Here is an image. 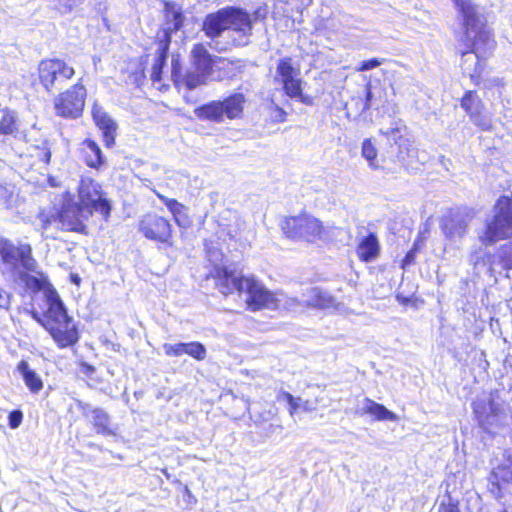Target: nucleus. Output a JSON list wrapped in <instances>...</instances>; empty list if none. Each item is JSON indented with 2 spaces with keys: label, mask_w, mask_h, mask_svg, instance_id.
<instances>
[{
  "label": "nucleus",
  "mask_w": 512,
  "mask_h": 512,
  "mask_svg": "<svg viewBox=\"0 0 512 512\" xmlns=\"http://www.w3.org/2000/svg\"><path fill=\"white\" fill-rule=\"evenodd\" d=\"M457 6L463 17V41L467 47L461 52V67L472 82L478 83L482 72L481 60L492 53L496 42L478 6L471 0H458Z\"/></svg>",
  "instance_id": "obj_1"
},
{
  "label": "nucleus",
  "mask_w": 512,
  "mask_h": 512,
  "mask_svg": "<svg viewBox=\"0 0 512 512\" xmlns=\"http://www.w3.org/2000/svg\"><path fill=\"white\" fill-rule=\"evenodd\" d=\"M222 273L220 287L223 292L237 291L245 293L246 304L252 311L261 309H285L293 313L301 312L305 309L304 299L298 300L294 297H288L283 293H272L255 277L243 279L236 275H227Z\"/></svg>",
  "instance_id": "obj_2"
},
{
  "label": "nucleus",
  "mask_w": 512,
  "mask_h": 512,
  "mask_svg": "<svg viewBox=\"0 0 512 512\" xmlns=\"http://www.w3.org/2000/svg\"><path fill=\"white\" fill-rule=\"evenodd\" d=\"M511 237L512 195H502L493 207V214L486 218L484 232L479 238L485 246H489Z\"/></svg>",
  "instance_id": "obj_3"
},
{
  "label": "nucleus",
  "mask_w": 512,
  "mask_h": 512,
  "mask_svg": "<svg viewBox=\"0 0 512 512\" xmlns=\"http://www.w3.org/2000/svg\"><path fill=\"white\" fill-rule=\"evenodd\" d=\"M90 216H92L90 210L84 209L78 202L72 199H67L55 217L52 219H42L43 234L48 232L52 223H56L57 227L62 230L87 234L85 221Z\"/></svg>",
  "instance_id": "obj_4"
},
{
  "label": "nucleus",
  "mask_w": 512,
  "mask_h": 512,
  "mask_svg": "<svg viewBox=\"0 0 512 512\" xmlns=\"http://www.w3.org/2000/svg\"><path fill=\"white\" fill-rule=\"evenodd\" d=\"M281 228L291 239L315 242L326 238L327 231L322 222L308 214H300L286 218Z\"/></svg>",
  "instance_id": "obj_5"
},
{
  "label": "nucleus",
  "mask_w": 512,
  "mask_h": 512,
  "mask_svg": "<svg viewBox=\"0 0 512 512\" xmlns=\"http://www.w3.org/2000/svg\"><path fill=\"white\" fill-rule=\"evenodd\" d=\"M228 28L239 34V39L234 40V45L245 46L249 44L252 35L253 24L266 18V7H258L252 14L240 7H226Z\"/></svg>",
  "instance_id": "obj_6"
},
{
  "label": "nucleus",
  "mask_w": 512,
  "mask_h": 512,
  "mask_svg": "<svg viewBox=\"0 0 512 512\" xmlns=\"http://www.w3.org/2000/svg\"><path fill=\"white\" fill-rule=\"evenodd\" d=\"M87 96L86 88L80 82L58 94L53 101L55 114L65 119L82 116Z\"/></svg>",
  "instance_id": "obj_7"
},
{
  "label": "nucleus",
  "mask_w": 512,
  "mask_h": 512,
  "mask_svg": "<svg viewBox=\"0 0 512 512\" xmlns=\"http://www.w3.org/2000/svg\"><path fill=\"white\" fill-rule=\"evenodd\" d=\"M39 80L46 91L61 88L63 83L71 79L75 70L64 60L44 59L38 65Z\"/></svg>",
  "instance_id": "obj_8"
},
{
  "label": "nucleus",
  "mask_w": 512,
  "mask_h": 512,
  "mask_svg": "<svg viewBox=\"0 0 512 512\" xmlns=\"http://www.w3.org/2000/svg\"><path fill=\"white\" fill-rule=\"evenodd\" d=\"M0 257L4 264L10 266L12 274L20 270L19 266L27 271H36L37 261L32 255L29 244L15 246L6 238L0 239Z\"/></svg>",
  "instance_id": "obj_9"
},
{
  "label": "nucleus",
  "mask_w": 512,
  "mask_h": 512,
  "mask_svg": "<svg viewBox=\"0 0 512 512\" xmlns=\"http://www.w3.org/2000/svg\"><path fill=\"white\" fill-rule=\"evenodd\" d=\"M79 204L93 212L100 213L105 219L110 216L111 204L103 196L101 186L94 180L86 178L80 181L78 187Z\"/></svg>",
  "instance_id": "obj_10"
},
{
  "label": "nucleus",
  "mask_w": 512,
  "mask_h": 512,
  "mask_svg": "<svg viewBox=\"0 0 512 512\" xmlns=\"http://www.w3.org/2000/svg\"><path fill=\"white\" fill-rule=\"evenodd\" d=\"M488 491L495 500L504 498V487H512V452L505 451L487 477Z\"/></svg>",
  "instance_id": "obj_11"
},
{
  "label": "nucleus",
  "mask_w": 512,
  "mask_h": 512,
  "mask_svg": "<svg viewBox=\"0 0 512 512\" xmlns=\"http://www.w3.org/2000/svg\"><path fill=\"white\" fill-rule=\"evenodd\" d=\"M227 17V8L225 7L206 15L203 21L202 29L210 39L208 46L217 52H225L230 48V43L220 40L222 33L228 29Z\"/></svg>",
  "instance_id": "obj_12"
},
{
  "label": "nucleus",
  "mask_w": 512,
  "mask_h": 512,
  "mask_svg": "<svg viewBox=\"0 0 512 512\" xmlns=\"http://www.w3.org/2000/svg\"><path fill=\"white\" fill-rule=\"evenodd\" d=\"M462 109L469 116L470 121L482 131H491L492 118L485 112L484 103L476 91H467L461 98Z\"/></svg>",
  "instance_id": "obj_13"
},
{
  "label": "nucleus",
  "mask_w": 512,
  "mask_h": 512,
  "mask_svg": "<svg viewBox=\"0 0 512 512\" xmlns=\"http://www.w3.org/2000/svg\"><path fill=\"white\" fill-rule=\"evenodd\" d=\"M140 232L148 239L170 244L172 238L171 224L164 217L147 214L139 224Z\"/></svg>",
  "instance_id": "obj_14"
},
{
  "label": "nucleus",
  "mask_w": 512,
  "mask_h": 512,
  "mask_svg": "<svg viewBox=\"0 0 512 512\" xmlns=\"http://www.w3.org/2000/svg\"><path fill=\"white\" fill-rule=\"evenodd\" d=\"M63 349L74 346L79 341V329L75 322H39Z\"/></svg>",
  "instance_id": "obj_15"
},
{
  "label": "nucleus",
  "mask_w": 512,
  "mask_h": 512,
  "mask_svg": "<svg viewBox=\"0 0 512 512\" xmlns=\"http://www.w3.org/2000/svg\"><path fill=\"white\" fill-rule=\"evenodd\" d=\"M205 249H206V254H207L208 261L211 264H213V269H212L210 275H211L212 279L215 282V286L217 287L219 292L222 293L223 295L231 294L234 291H229V292H223L222 291V289L220 287V280H221V277H222V273L224 274V272H227L226 273L227 275H236V276H239V277H241L243 279H247L249 277H254L253 275L244 276L242 274V272L237 271L235 268H232L231 266H226V265L220 266L218 264V262L222 261L223 253L217 247H215L213 245L210 246L206 242L205 243Z\"/></svg>",
  "instance_id": "obj_16"
},
{
  "label": "nucleus",
  "mask_w": 512,
  "mask_h": 512,
  "mask_svg": "<svg viewBox=\"0 0 512 512\" xmlns=\"http://www.w3.org/2000/svg\"><path fill=\"white\" fill-rule=\"evenodd\" d=\"M12 279L15 284L23 285L26 290L32 292L46 291L48 288H53L48 276L41 270L39 265L36 266V271L16 270L12 274Z\"/></svg>",
  "instance_id": "obj_17"
},
{
  "label": "nucleus",
  "mask_w": 512,
  "mask_h": 512,
  "mask_svg": "<svg viewBox=\"0 0 512 512\" xmlns=\"http://www.w3.org/2000/svg\"><path fill=\"white\" fill-rule=\"evenodd\" d=\"M469 218L460 212H451L441 220V230L452 241L461 240L468 232Z\"/></svg>",
  "instance_id": "obj_18"
},
{
  "label": "nucleus",
  "mask_w": 512,
  "mask_h": 512,
  "mask_svg": "<svg viewBox=\"0 0 512 512\" xmlns=\"http://www.w3.org/2000/svg\"><path fill=\"white\" fill-rule=\"evenodd\" d=\"M91 113L95 125L102 132L103 141L106 147H112L115 143L116 131L118 127L117 123L105 111V109L97 103L93 104Z\"/></svg>",
  "instance_id": "obj_19"
},
{
  "label": "nucleus",
  "mask_w": 512,
  "mask_h": 512,
  "mask_svg": "<svg viewBox=\"0 0 512 512\" xmlns=\"http://www.w3.org/2000/svg\"><path fill=\"white\" fill-rule=\"evenodd\" d=\"M165 28H164V42H171V35L180 30L183 26L184 15L182 8L175 2H165Z\"/></svg>",
  "instance_id": "obj_20"
},
{
  "label": "nucleus",
  "mask_w": 512,
  "mask_h": 512,
  "mask_svg": "<svg viewBox=\"0 0 512 512\" xmlns=\"http://www.w3.org/2000/svg\"><path fill=\"white\" fill-rule=\"evenodd\" d=\"M305 308L330 309L336 305L335 298L319 287H311L303 294Z\"/></svg>",
  "instance_id": "obj_21"
},
{
  "label": "nucleus",
  "mask_w": 512,
  "mask_h": 512,
  "mask_svg": "<svg viewBox=\"0 0 512 512\" xmlns=\"http://www.w3.org/2000/svg\"><path fill=\"white\" fill-rule=\"evenodd\" d=\"M172 76L174 82L179 85H184L188 90H193L196 87L205 84L208 74L204 72H187L185 75H181L180 66L177 59L172 58Z\"/></svg>",
  "instance_id": "obj_22"
},
{
  "label": "nucleus",
  "mask_w": 512,
  "mask_h": 512,
  "mask_svg": "<svg viewBox=\"0 0 512 512\" xmlns=\"http://www.w3.org/2000/svg\"><path fill=\"white\" fill-rule=\"evenodd\" d=\"M44 297L48 320H72L67 315L65 306L54 287L46 289Z\"/></svg>",
  "instance_id": "obj_23"
},
{
  "label": "nucleus",
  "mask_w": 512,
  "mask_h": 512,
  "mask_svg": "<svg viewBox=\"0 0 512 512\" xmlns=\"http://www.w3.org/2000/svg\"><path fill=\"white\" fill-rule=\"evenodd\" d=\"M215 58L216 57H213L209 53L205 44L197 43L193 45L191 50V60L196 71L210 75Z\"/></svg>",
  "instance_id": "obj_24"
},
{
  "label": "nucleus",
  "mask_w": 512,
  "mask_h": 512,
  "mask_svg": "<svg viewBox=\"0 0 512 512\" xmlns=\"http://www.w3.org/2000/svg\"><path fill=\"white\" fill-rule=\"evenodd\" d=\"M357 255L363 262H371L375 260L380 253V243L375 233L369 232L368 235L362 237L357 245Z\"/></svg>",
  "instance_id": "obj_25"
},
{
  "label": "nucleus",
  "mask_w": 512,
  "mask_h": 512,
  "mask_svg": "<svg viewBox=\"0 0 512 512\" xmlns=\"http://www.w3.org/2000/svg\"><path fill=\"white\" fill-rule=\"evenodd\" d=\"M89 422L99 435L106 437L117 435V426L112 423L110 415L103 408H98Z\"/></svg>",
  "instance_id": "obj_26"
},
{
  "label": "nucleus",
  "mask_w": 512,
  "mask_h": 512,
  "mask_svg": "<svg viewBox=\"0 0 512 512\" xmlns=\"http://www.w3.org/2000/svg\"><path fill=\"white\" fill-rule=\"evenodd\" d=\"M361 411L363 414H369L378 421H396L397 415L391 410L387 409L383 404H380L370 398H365L362 403Z\"/></svg>",
  "instance_id": "obj_27"
},
{
  "label": "nucleus",
  "mask_w": 512,
  "mask_h": 512,
  "mask_svg": "<svg viewBox=\"0 0 512 512\" xmlns=\"http://www.w3.org/2000/svg\"><path fill=\"white\" fill-rule=\"evenodd\" d=\"M245 100L244 94L239 92L231 94L224 100H220L224 117L231 120L239 118L243 113Z\"/></svg>",
  "instance_id": "obj_28"
},
{
  "label": "nucleus",
  "mask_w": 512,
  "mask_h": 512,
  "mask_svg": "<svg viewBox=\"0 0 512 512\" xmlns=\"http://www.w3.org/2000/svg\"><path fill=\"white\" fill-rule=\"evenodd\" d=\"M16 369L31 393L36 394L42 390L43 381L41 377L36 373L35 370L30 368L29 363L26 360L19 361Z\"/></svg>",
  "instance_id": "obj_29"
},
{
  "label": "nucleus",
  "mask_w": 512,
  "mask_h": 512,
  "mask_svg": "<svg viewBox=\"0 0 512 512\" xmlns=\"http://www.w3.org/2000/svg\"><path fill=\"white\" fill-rule=\"evenodd\" d=\"M84 161L87 166L98 169L105 163V157L99 145L91 139H85L82 143Z\"/></svg>",
  "instance_id": "obj_30"
},
{
  "label": "nucleus",
  "mask_w": 512,
  "mask_h": 512,
  "mask_svg": "<svg viewBox=\"0 0 512 512\" xmlns=\"http://www.w3.org/2000/svg\"><path fill=\"white\" fill-rule=\"evenodd\" d=\"M196 117L200 120H208L215 123H221L224 120L222 105L220 100L210 101L197 107L194 111Z\"/></svg>",
  "instance_id": "obj_31"
},
{
  "label": "nucleus",
  "mask_w": 512,
  "mask_h": 512,
  "mask_svg": "<svg viewBox=\"0 0 512 512\" xmlns=\"http://www.w3.org/2000/svg\"><path fill=\"white\" fill-rule=\"evenodd\" d=\"M397 158L405 167H414L416 162H425V158L420 156L419 150L407 139L399 143Z\"/></svg>",
  "instance_id": "obj_32"
},
{
  "label": "nucleus",
  "mask_w": 512,
  "mask_h": 512,
  "mask_svg": "<svg viewBox=\"0 0 512 512\" xmlns=\"http://www.w3.org/2000/svg\"><path fill=\"white\" fill-rule=\"evenodd\" d=\"M273 414L271 411L267 413V417L264 415L253 416L252 419L257 427L260 429L261 436L265 438H272L275 435H280L282 433L283 427L279 423H268L270 417Z\"/></svg>",
  "instance_id": "obj_33"
},
{
  "label": "nucleus",
  "mask_w": 512,
  "mask_h": 512,
  "mask_svg": "<svg viewBox=\"0 0 512 512\" xmlns=\"http://www.w3.org/2000/svg\"><path fill=\"white\" fill-rule=\"evenodd\" d=\"M361 156L367 161L372 170H379L382 165L378 159V150L370 138L363 140L361 145Z\"/></svg>",
  "instance_id": "obj_34"
},
{
  "label": "nucleus",
  "mask_w": 512,
  "mask_h": 512,
  "mask_svg": "<svg viewBox=\"0 0 512 512\" xmlns=\"http://www.w3.org/2000/svg\"><path fill=\"white\" fill-rule=\"evenodd\" d=\"M0 134L12 135L18 131L17 113L15 111L4 109L1 111Z\"/></svg>",
  "instance_id": "obj_35"
},
{
  "label": "nucleus",
  "mask_w": 512,
  "mask_h": 512,
  "mask_svg": "<svg viewBox=\"0 0 512 512\" xmlns=\"http://www.w3.org/2000/svg\"><path fill=\"white\" fill-rule=\"evenodd\" d=\"M168 42H162L158 48V55L155 59V62L152 67V79L157 81L160 79V75L163 69V66L166 63L168 57Z\"/></svg>",
  "instance_id": "obj_36"
},
{
  "label": "nucleus",
  "mask_w": 512,
  "mask_h": 512,
  "mask_svg": "<svg viewBox=\"0 0 512 512\" xmlns=\"http://www.w3.org/2000/svg\"><path fill=\"white\" fill-rule=\"evenodd\" d=\"M281 83L283 85V89L285 93L291 97H297V95L301 94V79L299 78V74H294L293 76L281 79Z\"/></svg>",
  "instance_id": "obj_37"
},
{
  "label": "nucleus",
  "mask_w": 512,
  "mask_h": 512,
  "mask_svg": "<svg viewBox=\"0 0 512 512\" xmlns=\"http://www.w3.org/2000/svg\"><path fill=\"white\" fill-rule=\"evenodd\" d=\"M276 71L281 79L299 74V70L293 66L292 58L290 57L281 58L278 61Z\"/></svg>",
  "instance_id": "obj_38"
},
{
  "label": "nucleus",
  "mask_w": 512,
  "mask_h": 512,
  "mask_svg": "<svg viewBox=\"0 0 512 512\" xmlns=\"http://www.w3.org/2000/svg\"><path fill=\"white\" fill-rule=\"evenodd\" d=\"M185 350V354L198 361L204 360L207 355L206 347L200 342H186Z\"/></svg>",
  "instance_id": "obj_39"
},
{
  "label": "nucleus",
  "mask_w": 512,
  "mask_h": 512,
  "mask_svg": "<svg viewBox=\"0 0 512 512\" xmlns=\"http://www.w3.org/2000/svg\"><path fill=\"white\" fill-rule=\"evenodd\" d=\"M186 342H179L176 344L165 343L163 345L164 352L167 356L179 357L185 354Z\"/></svg>",
  "instance_id": "obj_40"
},
{
  "label": "nucleus",
  "mask_w": 512,
  "mask_h": 512,
  "mask_svg": "<svg viewBox=\"0 0 512 512\" xmlns=\"http://www.w3.org/2000/svg\"><path fill=\"white\" fill-rule=\"evenodd\" d=\"M278 399L285 401L289 405V413L291 416H293L300 407L301 398H296L289 392H282Z\"/></svg>",
  "instance_id": "obj_41"
},
{
  "label": "nucleus",
  "mask_w": 512,
  "mask_h": 512,
  "mask_svg": "<svg viewBox=\"0 0 512 512\" xmlns=\"http://www.w3.org/2000/svg\"><path fill=\"white\" fill-rule=\"evenodd\" d=\"M85 0H58L56 9L61 14H67L72 12L76 7L81 5Z\"/></svg>",
  "instance_id": "obj_42"
},
{
  "label": "nucleus",
  "mask_w": 512,
  "mask_h": 512,
  "mask_svg": "<svg viewBox=\"0 0 512 512\" xmlns=\"http://www.w3.org/2000/svg\"><path fill=\"white\" fill-rule=\"evenodd\" d=\"M166 207L172 213L175 220H179V215H182L184 211V206L179 203L176 199H163Z\"/></svg>",
  "instance_id": "obj_43"
},
{
  "label": "nucleus",
  "mask_w": 512,
  "mask_h": 512,
  "mask_svg": "<svg viewBox=\"0 0 512 512\" xmlns=\"http://www.w3.org/2000/svg\"><path fill=\"white\" fill-rule=\"evenodd\" d=\"M76 405H77V408L82 413L83 417L88 419V421H90V419L93 418L94 412H96V410L99 408V407H93L91 404L81 401V400H77Z\"/></svg>",
  "instance_id": "obj_44"
},
{
  "label": "nucleus",
  "mask_w": 512,
  "mask_h": 512,
  "mask_svg": "<svg viewBox=\"0 0 512 512\" xmlns=\"http://www.w3.org/2000/svg\"><path fill=\"white\" fill-rule=\"evenodd\" d=\"M23 421V412L19 409L12 410L8 415V425L11 429H17Z\"/></svg>",
  "instance_id": "obj_45"
},
{
  "label": "nucleus",
  "mask_w": 512,
  "mask_h": 512,
  "mask_svg": "<svg viewBox=\"0 0 512 512\" xmlns=\"http://www.w3.org/2000/svg\"><path fill=\"white\" fill-rule=\"evenodd\" d=\"M383 60H380L378 58H371L368 60H364L360 63L359 67L357 68V71H369L372 70L382 64Z\"/></svg>",
  "instance_id": "obj_46"
},
{
  "label": "nucleus",
  "mask_w": 512,
  "mask_h": 512,
  "mask_svg": "<svg viewBox=\"0 0 512 512\" xmlns=\"http://www.w3.org/2000/svg\"><path fill=\"white\" fill-rule=\"evenodd\" d=\"M437 512H461L459 505L457 502H453L451 498H449V502L446 503L442 501L438 506Z\"/></svg>",
  "instance_id": "obj_47"
},
{
  "label": "nucleus",
  "mask_w": 512,
  "mask_h": 512,
  "mask_svg": "<svg viewBox=\"0 0 512 512\" xmlns=\"http://www.w3.org/2000/svg\"><path fill=\"white\" fill-rule=\"evenodd\" d=\"M501 260L505 268L512 269V244L503 250Z\"/></svg>",
  "instance_id": "obj_48"
},
{
  "label": "nucleus",
  "mask_w": 512,
  "mask_h": 512,
  "mask_svg": "<svg viewBox=\"0 0 512 512\" xmlns=\"http://www.w3.org/2000/svg\"><path fill=\"white\" fill-rule=\"evenodd\" d=\"M79 367H80V372L89 378H91L96 372V368L93 365H91L85 361L80 362Z\"/></svg>",
  "instance_id": "obj_49"
},
{
  "label": "nucleus",
  "mask_w": 512,
  "mask_h": 512,
  "mask_svg": "<svg viewBox=\"0 0 512 512\" xmlns=\"http://www.w3.org/2000/svg\"><path fill=\"white\" fill-rule=\"evenodd\" d=\"M11 294L4 289H0V308L7 310L10 306Z\"/></svg>",
  "instance_id": "obj_50"
},
{
  "label": "nucleus",
  "mask_w": 512,
  "mask_h": 512,
  "mask_svg": "<svg viewBox=\"0 0 512 512\" xmlns=\"http://www.w3.org/2000/svg\"><path fill=\"white\" fill-rule=\"evenodd\" d=\"M415 256H416V249H411L410 251L407 252V254L405 255L403 261H402V265L405 267V266H409L411 265L414 260H415Z\"/></svg>",
  "instance_id": "obj_51"
},
{
  "label": "nucleus",
  "mask_w": 512,
  "mask_h": 512,
  "mask_svg": "<svg viewBox=\"0 0 512 512\" xmlns=\"http://www.w3.org/2000/svg\"><path fill=\"white\" fill-rule=\"evenodd\" d=\"M175 221L180 227H185L187 225V216L185 215L184 211L182 212V215H179V220Z\"/></svg>",
  "instance_id": "obj_52"
},
{
  "label": "nucleus",
  "mask_w": 512,
  "mask_h": 512,
  "mask_svg": "<svg viewBox=\"0 0 512 512\" xmlns=\"http://www.w3.org/2000/svg\"><path fill=\"white\" fill-rule=\"evenodd\" d=\"M302 103L306 104V105H311L312 104V100H311V97L310 96H307V95H303L302 93L300 95H297V97Z\"/></svg>",
  "instance_id": "obj_53"
},
{
  "label": "nucleus",
  "mask_w": 512,
  "mask_h": 512,
  "mask_svg": "<svg viewBox=\"0 0 512 512\" xmlns=\"http://www.w3.org/2000/svg\"><path fill=\"white\" fill-rule=\"evenodd\" d=\"M365 90H366L365 100L371 103L372 97H373V94H372V91H371V85L367 84L366 87H365Z\"/></svg>",
  "instance_id": "obj_54"
},
{
  "label": "nucleus",
  "mask_w": 512,
  "mask_h": 512,
  "mask_svg": "<svg viewBox=\"0 0 512 512\" xmlns=\"http://www.w3.org/2000/svg\"><path fill=\"white\" fill-rule=\"evenodd\" d=\"M371 103L368 102V101H364V105H363V108H362V111H366V110H369L371 108Z\"/></svg>",
  "instance_id": "obj_55"
},
{
  "label": "nucleus",
  "mask_w": 512,
  "mask_h": 512,
  "mask_svg": "<svg viewBox=\"0 0 512 512\" xmlns=\"http://www.w3.org/2000/svg\"><path fill=\"white\" fill-rule=\"evenodd\" d=\"M50 157H51V153H50V151H47V152L45 153V162H46V163H49V161H50Z\"/></svg>",
  "instance_id": "obj_56"
},
{
  "label": "nucleus",
  "mask_w": 512,
  "mask_h": 512,
  "mask_svg": "<svg viewBox=\"0 0 512 512\" xmlns=\"http://www.w3.org/2000/svg\"><path fill=\"white\" fill-rule=\"evenodd\" d=\"M162 473L168 480L171 478V474L167 471V469H163Z\"/></svg>",
  "instance_id": "obj_57"
},
{
  "label": "nucleus",
  "mask_w": 512,
  "mask_h": 512,
  "mask_svg": "<svg viewBox=\"0 0 512 512\" xmlns=\"http://www.w3.org/2000/svg\"><path fill=\"white\" fill-rule=\"evenodd\" d=\"M88 446L91 447V448H97V449L101 450V447L99 445L95 444V443H89Z\"/></svg>",
  "instance_id": "obj_58"
},
{
  "label": "nucleus",
  "mask_w": 512,
  "mask_h": 512,
  "mask_svg": "<svg viewBox=\"0 0 512 512\" xmlns=\"http://www.w3.org/2000/svg\"><path fill=\"white\" fill-rule=\"evenodd\" d=\"M73 281H74L75 283H77V284H78V283H79V281H80V279H79V277H78V276H75V277H73Z\"/></svg>",
  "instance_id": "obj_59"
},
{
  "label": "nucleus",
  "mask_w": 512,
  "mask_h": 512,
  "mask_svg": "<svg viewBox=\"0 0 512 512\" xmlns=\"http://www.w3.org/2000/svg\"><path fill=\"white\" fill-rule=\"evenodd\" d=\"M447 329H448V327H447V326H445V325H442V326H441V331H442V333H443L445 330H447Z\"/></svg>",
  "instance_id": "obj_60"
},
{
  "label": "nucleus",
  "mask_w": 512,
  "mask_h": 512,
  "mask_svg": "<svg viewBox=\"0 0 512 512\" xmlns=\"http://www.w3.org/2000/svg\"><path fill=\"white\" fill-rule=\"evenodd\" d=\"M33 317H34V320H37V321L42 320L41 318L37 317L36 315H34Z\"/></svg>",
  "instance_id": "obj_61"
},
{
  "label": "nucleus",
  "mask_w": 512,
  "mask_h": 512,
  "mask_svg": "<svg viewBox=\"0 0 512 512\" xmlns=\"http://www.w3.org/2000/svg\"><path fill=\"white\" fill-rule=\"evenodd\" d=\"M49 237H51V238H55V236H53V235H48V234H47V235H46V238H49Z\"/></svg>",
  "instance_id": "obj_62"
}]
</instances>
